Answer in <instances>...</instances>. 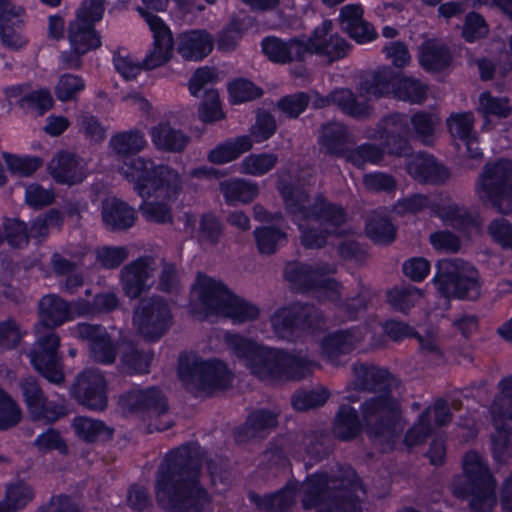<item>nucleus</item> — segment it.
Instances as JSON below:
<instances>
[{"label": "nucleus", "instance_id": "20", "mask_svg": "<svg viewBox=\"0 0 512 512\" xmlns=\"http://www.w3.org/2000/svg\"><path fill=\"white\" fill-rule=\"evenodd\" d=\"M119 403L125 410L147 413L151 421L149 424L150 432L154 430L163 431L172 425L166 398L156 388L132 389L120 397Z\"/></svg>", "mask_w": 512, "mask_h": 512}, {"label": "nucleus", "instance_id": "58", "mask_svg": "<svg viewBox=\"0 0 512 512\" xmlns=\"http://www.w3.org/2000/svg\"><path fill=\"white\" fill-rule=\"evenodd\" d=\"M423 294L420 289L415 286H405L394 288L388 292V302L396 310L406 312L419 302Z\"/></svg>", "mask_w": 512, "mask_h": 512}, {"label": "nucleus", "instance_id": "21", "mask_svg": "<svg viewBox=\"0 0 512 512\" xmlns=\"http://www.w3.org/2000/svg\"><path fill=\"white\" fill-rule=\"evenodd\" d=\"M427 207H430L432 211L447 225L462 229L472 222L467 210L455 204L448 198H439L431 201L426 196L417 194L412 197L399 200L394 209L397 214L404 215L407 213L419 212Z\"/></svg>", "mask_w": 512, "mask_h": 512}, {"label": "nucleus", "instance_id": "59", "mask_svg": "<svg viewBox=\"0 0 512 512\" xmlns=\"http://www.w3.org/2000/svg\"><path fill=\"white\" fill-rule=\"evenodd\" d=\"M329 397V392L325 387H317L310 391H299L292 398V405L298 411H306L323 405Z\"/></svg>", "mask_w": 512, "mask_h": 512}, {"label": "nucleus", "instance_id": "49", "mask_svg": "<svg viewBox=\"0 0 512 512\" xmlns=\"http://www.w3.org/2000/svg\"><path fill=\"white\" fill-rule=\"evenodd\" d=\"M178 193L179 191L171 198L166 197L164 192H162V194L160 195L158 193H153L156 196V198H164V201L160 202L157 200H145L140 205V210L144 218L149 222H155L160 224L172 222L173 216L169 202L175 199Z\"/></svg>", "mask_w": 512, "mask_h": 512}, {"label": "nucleus", "instance_id": "54", "mask_svg": "<svg viewBox=\"0 0 512 512\" xmlns=\"http://www.w3.org/2000/svg\"><path fill=\"white\" fill-rule=\"evenodd\" d=\"M296 491L295 484H288L278 493L260 499L258 505L267 512H285L295 503Z\"/></svg>", "mask_w": 512, "mask_h": 512}, {"label": "nucleus", "instance_id": "14", "mask_svg": "<svg viewBox=\"0 0 512 512\" xmlns=\"http://www.w3.org/2000/svg\"><path fill=\"white\" fill-rule=\"evenodd\" d=\"M475 190L484 204L499 213L512 215V161L501 159L486 164Z\"/></svg>", "mask_w": 512, "mask_h": 512}, {"label": "nucleus", "instance_id": "64", "mask_svg": "<svg viewBox=\"0 0 512 512\" xmlns=\"http://www.w3.org/2000/svg\"><path fill=\"white\" fill-rule=\"evenodd\" d=\"M487 231L496 243L505 249L512 250V224L508 220L498 218L491 221Z\"/></svg>", "mask_w": 512, "mask_h": 512}, {"label": "nucleus", "instance_id": "5", "mask_svg": "<svg viewBox=\"0 0 512 512\" xmlns=\"http://www.w3.org/2000/svg\"><path fill=\"white\" fill-rule=\"evenodd\" d=\"M225 341L238 361L261 380H300L314 368L306 356L286 353L238 334H226Z\"/></svg>", "mask_w": 512, "mask_h": 512}, {"label": "nucleus", "instance_id": "52", "mask_svg": "<svg viewBox=\"0 0 512 512\" xmlns=\"http://www.w3.org/2000/svg\"><path fill=\"white\" fill-rule=\"evenodd\" d=\"M498 389V394L490 407L492 422L498 432L501 430L512 431V395H503L502 389Z\"/></svg>", "mask_w": 512, "mask_h": 512}, {"label": "nucleus", "instance_id": "35", "mask_svg": "<svg viewBox=\"0 0 512 512\" xmlns=\"http://www.w3.org/2000/svg\"><path fill=\"white\" fill-rule=\"evenodd\" d=\"M407 172L417 181L424 183H441L449 177L445 167L438 164L433 156L418 153L409 157Z\"/></svg>", "mask_w": 512, "mask_h": 512}, {"label": "nucleus", "instance_id": "23", "mask_svg": "<svg viewBox=\"0 0 512 512\" xmlns=\"http://www.w3.org/2000/svg\"><path fill=\"white\" fill-rule=\"evenodd\" d=\"M306 55L315 54L329 62L345 57L349 46L344 38L333 30V22L324 20L305 39Z\"/></svg>", "mask_w": 512, "mask_h": 512}, {"label": "nucleus", "instance_id": "39", "mask_svg": "<svg viewBox=\"0 0 512 512\" xmlns=\"http://www.w3.org/2000/svg\"><path fill=\"white\" fill-rule=\"evenodd\" d=\"M150 137L158 150L167 152H181L189 142L188 136L167 121H161L154 126L150 131Z\"/></svg>", "mask_w": 512, "mask_h": 512}, {"label": "nucleus", "instance_id": "6", "mask_svg": "<svg viewBox=\"0 0 512 512\" xmlns=\"http://www.w3.org/2000/svg\"><path fill=\"white\" fill-rule=\"evenodd\" d=\"M304 509L316 508L318 512H361L360 498L365 494L362 485L352 470L338 484L324 473H316L301 485Z\"/></svg>", "mask_w": 512, "mask_h": 512}, {"label": "nucleus", "instance_id": "13", "mask_svg": "<svg viewBox=\"0 0 512 512\" xmlns=\"http://www.w3.org/2000/svg\"><path fill=\"white\" fill-rule=\"evenodd\" d=\"M433 283L446 298L474 300L481 292L478 271L470 263L458 258L440 260Z\"/></svg>", "mask_w": 512, "mask_h": 512}, {"label": "nucleus", "instance_id": "19", "mask_svg": "<svg viewBox=\"0 0 512 512\" xmlns=\"http://www.w3.org/2000/svg\"><path fill=\"white\" fill-rule=\"evenodd\" d=\"M320 317L314 306L293 303L278 308L270 317V323L278 338L293 341L313 329Z\"/></svg>", "mask_w": 512, "mask_h": 512}, {"label": "nucleus", "instance_id": "44", "mask_svg": "<svg viewBox=\"0 0 512 512\" xmlns=\"http://www.w3.org/2000/svg\"><path fill=\"white\" fill-rule=\"evenodd\" d=\"M33 489L22 480L10 482L5 498L0 502V512H15L25 507L33 498Z\"/></svg>", "mask_w": 512, "mask_h": 512}, {"label": "nucleus", "instance_id": "50", "mask_svg": "<svg viewBox=\"0 0 512 512\" xmlns=\"http://www.w3.org/2000/svg\"><path fill=\"white\" fill-rule=\"evenodd\" d=\"M73 427L76 434L87 442L105 441L112 435V430L102 421L92 418H75Z\"/></svg>", "mask_w": 512, "mask_h": 512}, {"label": "nucleus", "instance_id": "45", "mask_svg": "<svg viewBox=\"0 0 512 512\" xmlns=\"http://www.w3.org/2000/svg\"><path fill=\"white\" fill-rule=\"evenodd\" d=\"M111 150L118 156L127 159L131 154L139 153L147 146L144 133L130 130L113 136L109 141Z\"/></svg>", "mask_w": 512, "mask_h": 512}, {"label": "nucleus", "instance_id": "43", "mask_svg": "<svg viewBox=\"0 0 512 512\" xmlns=\"http://www.w3.org/2000/svg\"><path fill=\"white\" fill-rule=\"evenodd\" d=\"M153 354L142 350L134 344L126 343L121 348V366L128 374H144L149 371Z\"/></svg>", "mask_w": 512, "mask_h": 512}, {"label": "nucleus", "instance_id": "51", "mask_svg": "<svg viewBox=\"0 0 512 512\" xmlns=\"http://www.w3.org/2000/svg\"><path fill=\"white\" fill-rule=\"evenodd\" d=\"M257 248L261 254H273L287 242V235L274 226L258 227L254 230Z\"/></svg>", "mask_w": 512, "mask_h": 512}, {"label": "nucleus", "instance_id": "56", "mask_svg": "<svg viewBox=\"0 0 512 512\" xmlns=\"http://www.w3.org/2000/svg\"><path fill=\"white\" fill-rule=\"evenodd\" d=\"M115 70L125 79H135L144 68L137 58H135L126 48H118L112 57Z\"/></svg>", "mask_w": 512, "mask_h": 512}, {"label": "nucleus", "instance_id": "26", "mask_svg": "<svg viewBox=\"0 0 512 512\" xmlns=\"http://www.w3.org/2000/svg\"><path fill=\"white\" fill-rule=\"evenodd\" d=\"M72 391L74 397L89 409L103 410L107 405L106 380L98 369L81 372Z\"/></svg>", "mask_w": 512, "mask_h": 512}, {"label": "nucleus", "instance_id": "31", "mask_svg": "<svg viewBox=\"0 0 512 512\" xmlns=\"http://www.w3.org/2000/svg\"><path fill=\"white\" fill-rule=\"evenodd\" d=\"M53 179L62 184H76L86 176V167L82 159L67 152L57 153L48 164Z\"/></svg>", "mask_w": 512, "mask_h": 512}, {"label": "nucleus", "instance_id": "10", "mask_svg": "<svg viewBox=\"0 0 512 512\" xmlns=\"http://www.w3.org/2000/svg\"><path fill=\"white\" fill-rule=\"evenodd\" d=\"M440 118L435 112H419L410 119L406 115L393 114L380 124V130L372 137L384 140L386 151L392 155H406L409 149L407 136L411 127L417 138L423 143L430 144Z\"/></svg>", "mask_w": 512, "mask_h": 512}, {"label": "nucleus", "instance_id": "2", "mask_svg": "<svg viewBox=\"0 0 512 512\" xmlns=\"http://www.w3.org/2000/svg\"><path fill=\"white\" fill-rule=\"evenodd\" d=\"M203 465L197 446L171 451L161 464L155 483L156 500L168 512H203L211 497L199 480Z\"/></svg>", "mask_w": 512, "mask_h": 512}, {"label": "nucleus", "instance_id": "42", "mask_svg": "<svg viewBox=\"0 0 512 512\" xmlns=\"http://www.w3.org/2000/svg\"><path fill=\"white\" fill-rule=\"evenodd\" d=\"M252 146L251 138L246 135L229 139L212 149L208 154V160L214 164H225L237 159Z\"/></svg>", "mask_w": 512, "mask_h": 512}, {"label": "nucleus", "instance_id": "24", "mask_svg": "<svg viewBox=\"0 0 512 512\" xmlns=\"http://www.w3.org/2000/svg\"><path fill=\"white\" fill-rule=\"evenodd\" d=\"M159 261L153 257H141L123 267L120 283L124 294L135 299L154 283Z\"/></svg>", "mask_w": 512, "mask_h": 512}, {"label": "nucleus", "instance_id": "16", "mask_svg": "<svg viewBox=\"0 0 512 512\" xmlns=\"http://www.w3.org/2000/svg\"><path fill=\"white\" fill-rule=\"evenodd\" d=\"M390 92H393L399 99L421 103L426 98L427 88L413 78L399 77L389 67L377 70L360 87L361 96L367 99L378 98Z\"/></svg>", "mask_w": 512, "mask_h": 512}, {"label": "nucleus", "instance_id": "3", "mask_svg": "<svg viewBox=\"0 0 512 512\" xmlns=\"http://www.w3.org/2000/svg\"><path fill=\"white\" fill-rule=\"evenodd\" d=\"M286 208L300 231L301 243L306 248H320L328 236L352 233L344 210L327 202L322 196L310 198L299 187L281 189Z\"/></svg>", "mask_w": 512, "mask_h": 512}, {"label": "nucleus", "instance_id": "15", "mask_svg": "<svg viewBox=\"0 0 512 512\" xmlns=\"http://www.w3.org/2000/svg\"><path fill=\"white\" fill-rule=\"evenodd\" d=\"M335 271V266L327 263L308 265L292 262L285 267V277L295 288L303 292L312 293L320 300L329 299L336 302L339 300L341 287L330 278Z\"/></svg>", "mask_w": 512, "mask_h": 512}, {"label": "nucleus", "instance_id": "40", "mask_svg": "<svg viewBox=\"0 0 512 512\" xmlns=\"http://www.w3.org/2000/svg\"><path fill=\"white\" fill-rule=\"evenodd\" d=\"M9 99H17L21 107L36 110L40 115L49 110L53 105V99L48 90H37L26 93L24 86H9L4 90Z\"/></svg>", "mask_w": 512, "mask_h": 512}, {"label": "nucleus", "instance_id": "60", "mask_svg": "<svg viewBox=\"0 0 512 512\" xmlns=\"http://www.w3.org/2000/svg\"><path fill=\"white\" fill-rule=\"evenodd\" d=\"M222 236L220 221L212 214L202 216L198 231V241L204 246L216 245Z\"/></svg>", "mask_w": 512, "mask_h": 512}, {"label": "nucleus", "instance_id": "37", "mask_svg": "<svg viewBox=\"0 0 512 512\" xmlns=\"http://www.w3.org/2000/svg\"><path fill=\"white\" fill-rule=\"evenodd\" d=\"M20 387L28 410L34 419L54 421L63 414L62 408L50 412L42 390L32 377L23 379L20 383Z\"/></svg>", "mask_w": 512, "mask_h": 512}, {"label": "nucleus", "instance_id": "57", "mask_svg": "<svg viewBox=\"0 0 512 512\" xmlns=\"http://www.w3.org/2000/svg\"><path fill=\"white\" fill-rule=\"evenodd\" d=\"M277 161L275 154H250L241 161L239 171L243 174L262 176L273 169Z\"/></svg>", "mask_w": 512, "mask_h": 512}, {"label": "nucleus", "instance_id": "8", "mask_svg": "<svg viewBox=\"0 0 512 512\" xmlns=\"http://www.w3.org/2000/svg\"><path fill=\"white\" fill-rule=\"evenodd\" d=\"M496 480L484 458L475 451L466 453L462 460V474L452 482V491L458 497L469 499L475 512H491L496 505Z\"/></svg>", "mask_w": 512, "mask_h": 512}, {"label": "nucleus", "instance_id": "61", "mask_svg": "<svg viewBox=\"0 0 512 512\" xmlns=\"http://www.w3.org/2000/svg\"><path fill=\"white\" fill-rule=\"evenodd\" d=\"M84 88L85 82L81 77L63 74L55 86V94L60 101L65 102L75 99Z\"/></svg>", "mask_w": 512, "mask_h": 512}, {"label": "nucleus", "instance_id": "27", "mask_svg": "<svg viewBox=\"0 0 512 512\" xmlns=\"http://www.w3.org/2000/svg\"><path fill=\"white\" fill-rule=\"evenodd\" d=\"M432 419L437 426L444 425L451 420L446 402L437 400L433 406L427 408L418 418V421L407 431L405 444L414 447L424 442L432 431Z\"/></svg>", "mask_w": 512, "mask_h": 512}, {"label": "nucleus", "instance_id": "30", "mask_svg": "<svg viewBox=\"0 0 512 512\" xmlns=\"http://www.w3.org/2000/svg\"><path fill=\"white\" fill-rule=\"evenodd\" d=\"M474 122L473 112H456L447 118L446 125L451 136L461 140L466 145L467 156L472 159H479L482 156V152L477 146Z\"/></svg>", "mask_w": 512, "mask_h": 512}, {"label": "nucleus", "instance_id": "29", "mask_svg": "<svg viewBox=\"0 0 512 512\" xmlns=\"http://www.w3.org/2000/svg\"><path fill=\"white\" fill-rule=\"evenodd\" d=\"M371 334L367 327L337 331L326 336L322 342V353L332 363H337V357L354 349L365 341Z\"/></svg>", "mask_w": 512, "mask_h": 512}, {"label": "nucleus", "instance_id": "63", "mask_svg": "<svg viewBox=\"0 0 512 512\" xmlns=\"http://www.w3.org/2000/svg\"><path fill=\"white\" fill-rule=\"evenodd\" d=\"M512 433L510 430L495 429V434L491 437V450L493 459L498 465H503L512 457V444L508 436Z\"/></svg>", "mask_w": 512, "mask_h": 512}, {"label": "nucleus", "instance_id": "1", "mask_svg": "<svg viewBox=\"0 0 512 512\" xmlns=\"http://www.w3.org/2000/svg\"><path fill=\"white\" fill-rule=\"evenodd\" d=\"M353 380L347 386L345 399L349 402L359 400L362 390L379 391L362 405L363 425L372 441L383 451L394 447L404 429V422L398 402L390 395V378L387 370L364 364H355L352 368Z\"/></svg>", "mask_w": 512, "mask_h": 512}, {"label": "nucleus", "instance_id": "46", "mask_svg": "<svg viewBox=\"0 0 512 512\" xmlns=\"http://www.w3.org/2000/svg\"><path fill=\"white\" fill-rule=\"evenodd\" d=\"M450 59L447 48L438 41L429 40L421 46L419 60L426 70H441L449 65Z\"/></svg>", "mask_w": 512, "mask_h": 512}, {"label": "nucleus", "instance_id": "17", "mask_svg": "<svg viewBox=\"0 0 512 512\" xmlns=\"http://www.w3.org/2000/svg\"><path fill=\"white\" fill-rule=\"evenodd\" d=\"M308 103L315 108L335 104L344 113L358 118L367 116L370 111L369 106L366 103L358 102L348 89H337L327 98L320 97L317 93H313L311 96L304 93L286 96L278 102V108L289 117H297L304 111Z\"/></svg>", "mask_w": 512, "mask_h": 512}, {"label": "nucleus", "instance_id": "47", "mask_svg": "<svg viewBox=\"0 0 512 512\" xmlns=\"http://www.w3.org/2000/svg\"><path fill=\"white\" fill-rule=\"evenodd\" d=\"M277 412L260 409L251 413L245 423L246 437H264L277 426Z\"/></svg>", "mask_w": 512, "mask_h": 512}, {"label": "nucleus", "instance_id": "36", "mask_svg": "<svg viewBox=\"0 0 512 512\" xmlns=\"http://www.w3.org/2000/svg\"><path fill=\"white\" fill-rule=\"evenodd\" d=\"M137 219L136 210L116 197H110L102 203V220L110 230L131 228Z\"/></svg>", "mask_w": 512, "mask_h": 512}, {"label": "nucleus", "instance_id": "33", "mask_svg": "<svg viewBox=\"0 0 512 512\" xmlns=\"http://www.w3.org/2000/svg\"><path fill=\"white\" fill-rule=\"evenodd\" d=\"M339 21L342 29L359 43L370 42L377 35L373 26L364 21L361 5L350 4L342 7Z\"/></svg>", "mask_w": 512, "mask_h": 512}, {"label": "nucleus", "instance_id": "53", "mask_svg": "<svg viewBox=\"0 0 512 512\" xmlns=\"http://www.w3.org/2000/svg\"><path fill=\"white\" fill-rule=\"evenodd\" d=\"M361 428L356 410L350 406L342 405L334 422V434L343 440L355 437Z\"/></svg>", "mask_w": 512, "mask_h": 512}, {"label": "nucleus", "instance_id": "12", "mask_svg": "<svg viewBox=\"0 0 512 512\" xmlns=\"http://www.w3.org/2000/svg\"><path fill=\"white\" fill-rule=\"evenodd\" d=\"M178 375L189 390L204 394L225 389L232 381V374L223 362L204 360L193 353L180 356Z\"/></svg>", "mask_w": 512, "mask_h": 512}, {"label": "nucleus", "instance_id": "62", "mask_svg": "<svg viewBox=\"0 0 512 512\" xmlns=\"http://www.w3.org/2000/svg\"><path fill=\"white\" fill-rule=\"evenodd\" d=\"M489 33L486 20L478 13L471 12L466 15L462 27V37L467 42H475L485 38Z\"/></svg>", "mask_w": 512, "mask_h": 512}, {"label": "nucleus", "instance_id": "4", "mask_svg": "<svg viewBox=\"0 0 512 512\" xmlns=\"http://www.w3.org/2000/svg\"><path fill=\"white\" fill-rule=\"evenodd\" d=\"M89 311L79 300L71 303L55 294L41 298L38 304L39 323L35 327L36 342L29 352L33 367L48 381L59 384L64 379L61 358L59 356V336L45 328H55L64 323L84 316Z\"/></svg>", "mask_w": 512, "mask_h": 512}, {"label": "nucleus", "instance_id": "11", "mask_svg": "<svg viewBox=\"0 0 512 512\" xmlns=\"http://www.w3.org/2000/svg\"><path fill=\"white\" fill-rule=\"evenodd\" d=\"M103 13V0H89L82 3L76 19L70 23L68 29L71 52H63L60 55L61 63L66 68H79L81 56L101 46V38L93 25L102 19Z\"/></svg>", "mask_w": 512, "mask_h": 512}, {"label": "nucleus", "instance_id": "34", "mask_svg": "<svg viewBox=\"0 0 512 512\" xmlns=\"http://www.w3.org/2000/svg\"><path fill=\"white\" fill-rule=\"evenodd\" d=\"M213 37L204 30H191L179 35L177 51L186 60L200 61L213 49Z\"/></svg>", "mask_w": 512, "mask_h": 512}, {"label": "nucleus", "instance_id": "25", "mask_svg": "<svg viewBox=\"0 0 512 512\" xmlns=\"http://www.w3.org/2000/svg\"><path fill=\"white\" fill-rule=\"evenodd\" d=\"M139 14L145 19L153 33V47L143 60L146 69H155L167 63L173 51V38L170 29L163 20L152 13L139 9Z\"/></svg>", "mask_w": 512, "mask_h": 512}, {"label": "nucleus", "instance_id": "48", "mask_svg": "<svg viewBox=\"0 0 512 512\" xmlns=\"http://www.w3.org/2000/svg\"><path fill=\"white\" fill-rule=\"evenodd\" d=\"M366 233L377 244H388L395 238V228L382 211H375L369 216Z\"/></svg>", "mask_w": 512, "mask_h": 512}, {"label": "nucleus", "instance_id": "7", "mask_svg": "<svg viewBox=\"0 0 512 512\" xmlns=\"http://www.w3.org/2000/svg\"><path fill=\"white\" fill-rule=\"evenodd\" d=\"M191 312L199 317L220 315L234 323H244L256 319L259 308L232 293L229 288L215 278L198 275L191 290Z\"/></svg>", "mask_w": 512, "mask_h": 512}, {"label": "nucleus", "instance_id": "32", "mask_svg": "<svg viewBox=\"0 0 512 512\" xmlns=\"http://www.w3.org/2000/svg\"><path fill=\"white\" fill-rule=\"evenodd\" d=\"M304 38H291L287 41L268 37L262 41V50L273 62L288 63L302 61L306 57Z\"/></svg>", "mask_w": 512, "mask_h": 512}, {"label": "nucleus", "instance_id": "18", "mask_svg": "<svg viewBox=\"0 0 512 512\" xmlns=\"http://www.w3.org/2000/svg\"><path fill=\"white\" fill-rule=\"evenodd\" d=\"M133 325L146 340H159L172 325L169 303L160 296L141 299L134 310Z\"/></svg>", "mask_w": 512, "mask_h": 512}, {"label": "nucleus", "instance_id": "55", "mask_svg": "<svg viewBox=\"0 0 512 512\" xmlns=\"http://www.w3.org/2000/svg\"><path fill=\"white\" fill-rule=\"evenodd\" d=\"M347 140V130L341 123H329L322 128L320 145L327 153L337 154L343 151Z\"/></svg>", "mask_w": 512, "mask_h": 512}, {"label": "nucleus", "instance_id": "22", "mask_svg": "<svg viewBox=\"0 0 512 512\" xmlns=\"http://www.w3.org/2000/svg\"><path fill=\"white\" fill-rule=\"evenodd\" d=\"M70 335L76 339L86 341L90 357L101 364L114 363L118 348L112 337L101 325L78 323L68 328Z\"/></svg>", "mask_w": 512, "mask_h": 512}, {"label": "nucleus", "instance_id": "38", "mask_svg": "<svg viewBox=\"0 0 512 512\" xmlns=\"http://www.w3.org/2000/svg\"><path fill=\"white\" fill-rule=\"evenodd\" d=\"M478 114L483 118L482 130L492 129V118L506 119L512 114V104L509 98L494 96L488 91L479 95L476 107Z\"/></svg>", "mask_w": 512, "mask_h": 512}, {"label": "nucleus", "instance_id": "9", "mask_svg": "<svg viewBox=\"0 0 512 512\" xmlns=\"http://www.w3.org/2000/svg\"><path fill=\"white\" fill-rule=\"evenodd\" d=\"M119 172L133 184L134 190L142 198L162 192L171 198L182 188V179L176 170L167 165H156L148 158H127L119 166Z\"/></svg>", "mask_w": 512, "mask_h": 512}, {"label": "nucleus", "instance_id": "41", "mask_svg": "<svg viewBox=\"0 0 512 512\" xmlns=\"http://www.w3.org/2000/svg\"><path fill=\"white\" fill-rule=\"evenodd\" d=\"M220 191L227 204L236 205L252 202L257 197L259 188L256 183L236 178L222 181Z\"/></svg>", "mask_w": 512, "mask_h": 512}, {"label": "nucleus", "instance_id": "28", "mask_svg": "<svg viewBox=\"0 0 512 512\" xmlns=\"http://www.w3.org/2000/svg\"><path fill=\"white\" fill-rule=\"evenodd\" d=\"M24 10L10 3L0 6V35L3 44L10 49H19L27 43L22 34Z\"/></svg>", "mask_w": 512, "mask_h": 512}]
</instances>
